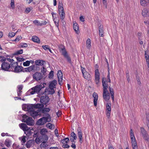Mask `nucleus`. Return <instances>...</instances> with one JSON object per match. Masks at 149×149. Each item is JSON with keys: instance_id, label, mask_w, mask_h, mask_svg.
<instances>
[{"instance_id": "nucleus-1", "label": "nucleus", "mask_w": 149, "mask_h": 149, "mask_svg": "<svg viewBox=\"0 0 149 149\" xmlns=\"http://www.w3.org/2000/svg\"><path fill=\"white\" fill-rule=\"evenodd\" d=\"M108 81L105 77H103L102 79V86L103 88V97L106 101H107L110 98V93L107 89L108 87Z\"/></svg>"}, {"instance_id": "nucleus-2", "label": "nucleus", "mask_w": 149, "mask_h": 149, "mask_svg": "<svg viewBox=\"0 0 149 149\" xmlns=\"http://www.w3.org/2000/svg\"><path fill=\"white\" fill-rule=\"evenodd\" d=\"M19 125L20 128L24 132V133L28 137H29L33 133L31 131H34L33 128L28 127L25 123L19 124Z\"/></svg>"}, {"instance_id": "nucleus-3", "label": "nucleus", "mask_w": 149, "mask_h": 149, "mask_svg": "<svg viewBox=\"0 0 149 149\" xmlns=\"http://www.w3.org/2000/svg\"><path fill=\"white\" fill-rule=\"evenodd\" d=\"M45 85H46V84L44 83L42 84L43 86H42L41 85H36L29 89L28 91V93L32 95L36 93H38L40 92L42 88L45 87Z\"/></svg>"}, {"instance_id": "nucleus-4", "label": "nucleus", "mask_w": 149, "mask_h": 149, "mask_svg": "<svg viewBox=\"0 0 149 149\" xmlns=\"http://www.w3.org/2000/svg\"><path fill=\"white\" fill-rule=\"evenodd\" d=\"M58 47L59 51L62 55L67 59V61L69 63H71V60L66 51L65 47L62 45H61L58 46Z\"/></svg>"}, {"instance_id": "nucleus-5", "label": "nucleus", "mask_w": 149, "mask_h": 149, "mask_svg": "<svg viewBox=\"0 0 149 149\" xmlns=\"http://www.w3.org/2000/svg\"><path fill=\"white\" fill-rule=\"evenodd\" d=\"M130 136L132 149H139L134 133L132 129L130 130Z\"/></svg>"}, {"instance_id": "nucleus-6", "label": "nucleus", "mask_w": 149, "mask_h": 149, "mask_svg": "<svg viewBox=\"0 0 149 149\" xmlns=\"http://www.w3.org/2000/svg\"><path fill=\"white\" fill-rule=\"evenodd\" d=\"M58 9L59 14L60 15V18L61 19H63L65 17V14L63 4L61 2H59Z\"/></svg>"}, {"instance_id": "nucleus-7", "label": "nucleus", "mask_w": 149, "mask_h": 149, "mask_svg": "<svg viewBox=\"0 0 149 149\" xmlns=\"http://www.w3.org/2000/svg\"><path fill=\"white\" fill-rule=\"evenodd\" d=\"M48 132L47 130L45 128H43L40 130V134L43 139V143H45L48 139V137L46 134Z\"/></svg>"}, {"instance_id": "nucleus-8", "label": "nucleus", "mask_w": 149, "mask_h": 149, "mask_svg": "<svg viewBox=\"0 0 149 149\" xmlns=\"http://www.w3.org/2000/svg\"><path fill=\"white\" fill-rule=\"evenodd\" d=\"M141 133L144 140L147 142L149 141V138L147 131L143 127L141 128Z\"/></svg>"}, {"instance_id": "nucleus-9", "label": "nucleus", "mask_w": 149, "mask_h": 149, "mask_svg": "<svg viewBox=\"0 0 149 149\" xmlns=\"http://www.w3.org/2000/svg\"><path fill=\"white\" fill-rule=\"evenodd\" d=\"M81 70L83 77L85 79H89L91 78V75L88 72L86 71L85 68L81 67Z\"/></svg>"}, {"instance_id": "nucleus-10", "label": "nucleus", "mask_w": 149, "mask_h": 149, "mask_svg": "<svg viewBox=\"0 0 149 149\" xmlns=\"http://www.w3.org/2000/svg\"><path fill=\"white\" fill-rule=\"evenodd\" d=\"M22 121L26 123L28 125L32 126L34 125V120L32 118L30 117H28L26 119H22Z\"/></svg>"}, {"instance_id": "nucleus-11", "label": "nucleus", "mask_w": 149, "mask_h": 149, "mask_svg": "<svg viewBox=\"0 0 149 149\" xmlns=\"http://www.w3.org/2000/svg\"><path fill=\"white\" fill-rule=\"evenodd\" d=\"M2 63L1 65V69L4 71H8L10 67L9 64L7 62H5V61L3 62H0V63Z\"/></svg>"}, {"instance_id": "nucleus-12", "label": "nucleus", "mask_w": 149, "mask_h": 149, "mask_svg": "<svg viewBox=\"0 0 149 149\" xmlns=\"http://www.w3.org/2000/svg\"><path fill=\"white\" fill-rule=\"evenodd\" d=\"M111 104L107 103L106 105V115L108 118H109L111 114Z\"/></svg>"}, {"instance_id": "nucleus-13", "label": "nucleus", "mask_w": 149, "mask_h": 149, "mask_svg": "<svg viewBox=\"0 0 149 149\" xmlns=\"http://www.w3.org/2000/svg\"><path fill=\"white\" fill-rule=\"evenodd\" d=\"M49 100V98L46 95H44L42 96L40 99V102L44 104H45L48 103Z\"/></svg>"}, {"instance_id": "nucleus-14", "label": "nucleus", "mask_w": 149, "mask_h": 149, "mask_svg": "<svg viewBox=\"0 0 149 149\" xmlns=\"http://www.w3.org/2000/svg\"><path fill=\"white\" fill-rule=\"evenodd\" d=\"M33 79L37 81L40 80L42 77V75L40 72H36L33 75Z\"/></svg>"}, {"instance_id": "nucleus-15", "label": "nucleus", "mask_w": 149, "mask_h": 149, "mask_svg": "<svg viewBox=\"0 0 149 149\" xmlns=\"http://www.w3.org/2000/svg\"><path fill=\"white\" fill-rule=\"evenodd\" d=\"M95 82L98 85L99 83L100 73L98 69H96L95 71Z\"/></svg>"}, {"instance_id": "nucleus-16", "label": "nucleus", "mask_w": 149, "mask_h": 149, "mask_svg": "<svg viewBox=\"0 0 149 149\" xmlns=\"http://www.w3.org/2000/svg\"><path fill=\"white\" fill-rule=\"evenodd\" d=\"M39 109L37 111H31L29 113L30 115L32 116L34 118H35L38 116L40 115V112L38 111Z\"/></svg>"}, {"instance_id": "nucleus-17", "label": "nucleus", "mask_w": 149, "mask_h": 149, "mask_svg": "<svg viewBox=\"0 0 149 149\" xmlns=\"http://www.w3.org/2000/svg\"><path fill=\"white\" fill-rule=\"evenodd\" d=\"M35 63L36 65L43 66L44 64H46V62L42 60H36L35 62Z\"/></svg>"}, {"instance_id": "nucleus-18", "label": "nucleus", "mask_w": 149, "mask_h": 149, "mask_svg": "<svg viewBox=\"0 0 149 149\" xmlns=\"http://www.w3.org/2000/svg\"><path fill=\"white\" fill-rule=\"evenodd\" d=\"M35 142L33 140H30L27 141L26 143L25 144L27 148H29L33 146Z\"/></svg>"}, {"instance_id": "nucleus-19", "label": "nucleus", "mask_w": 149, "mask_h": 149, "mask_svg": "<svg viewBox=\"0 0 149 149\" xmlns=\"http://www.w3.org/2000/svg\"><path fill=\"white\" fill-rule=\"evenodd\" d=\"M43 116H45V117H43L44 118V119L45 120L46 123L47 122H50L51 121V117L49 113H47L44 115Z\"/></svg>"}, {"instance_id": "nucleus-20", "label": "nucleus", "mask_w": 149, "mask_h": 149, "mask_svg": "<svg viewBox=\"0 0 149 149\" xmlns=\"http://www.w3.org/2000/svg\"><path fill=\"white\" fill-rule=\"evenodd\" d=\"M93 96L94 98L93 102L94 105L95 106H96L97 105V101L98 97V95L97 93L94 92L93 94Z\"/></svg>"}, {"instance_id": "nucleus-21", "label": "nucleus", "mask_w": 149, "mask_h": 149, "mask_svg": "<svg viewBox=\"0 0 149 149\" xmlns=\"http://www.w3.org/2000/svg\"><path fill=\"white\" fill-rule=\"evenodd\" d=\"M23 67L20 65H17L14 68V72L16 73H19L22 71Z\"/></svg>"}, {"instance_id": "nucleus-22", "label": "nucleus", "mask_w": 149, "mask_h": 149, "mask_svg": "<svg viewBox=\"0 0 149 149\" xmlns=\"http://www.w3.org/2000/svg\"><path fill=\"white\" fill-rule=\"evenodd\" d=\"M50 111V109L48 108H44L38 110L39 112H41V113H44L45 114H46V113L49 112Z\"/></svg>"}, {"instance_id": "nucleus-23", "label": "nucleus", "mask_w": 149, "mask_h": 149, "mask_svg": "<svg viewBox=\"0 0 149 149\" xmlns=\"http://www.w3.org/2000/svg\"><path fill=\"white\" fill-rule=\"evenodd\" d=\"M46 123V122L44 119V118L42 117L38 120L37 122V124L39 125H41L44 124Z\"/></svg>"}, {"instance_id": "nucleus-24", "label": "nucleus", "mask_w": 149, "mask_h": 149, "mask_svg": "<svg viewBox=\"0 0 149 149\" xmlns=\"http://www.w3.org/2000/svg\"><path fill=\"white\" fill-rule=\"evenodd\" d=\"M57 77L58 79V81L59 84H60V82H61L62 80V73L61 70H59L57 74Z\"/></svg>"}, {"instance_id": "nucleus-25", "label": "nucleus", "mask_w": 149, "mask_h": 149, "mask_svg": "<svg viewBox=\"0 0 149 149\" xmlns=\"http://www.w3.org/2000/svg\"><path fill=\"white\" fill-rule=\"evenodd\" d=\"M77 137L76 136V134L74 132H72L71 133V136L70 138V140L72 142H74V141L76 140Z\"/></svg>"}, {"instance_id": "nucleus-26", "label": "nucleus", "mask_w": 149, "mask_h": 149, "mask_svg": "<svg viewBox=\"0 0 149 149\" xmlns=\"http://www.w3.org/2000/svg\"><path fill=\"white\" fill-rule=\"evenodd\" d=\"M27 107V111H28L29 113L31 111H33L34 109H35L34 104L28 105Z\"/></svg>"}, {"instance_id": "nucleus-27", "label": "nucleus", "mask_w": 149, "mask_h": 149, "mask_svg": "<svg viewBox=\"0 0 149 149\" xmlns=\"http://www.w3.org/2000/svg\"><path fill=\"white\" fill-rule=\"evenodd\" d=\"M57 84V81L55 80H53L50 83L49 86V88H55V86Z\"/></svg>"}, {"instance_id": "nucleus-28", "label": "nucleus", "mask_w": 149, "mask_h": 149, "mask_svg": "<svg viewBox=\"0 0 149 149\" xmlns=\"http://www.w3.org/2000/svg\"><path fill=\"white\" fill-rule=\"evenodd\" d=\"M86 47L88 49H91V40L89 38H88L86 41Z\"/></svg>"}, {"instance_id": "nucleus-29", "label": "nucleus", "mask_w": 149, "mask_h": 149, "mask_svg": "<svg viewBox=\"0 0 149 149\" xmlns=\"http://www.w3.org/2000/svg\"><path fill=\"white\" fill-rule=\"evenodd\" d=\"M142 14L144 17H147L149 15V11L146 9H144L142 10Z\"/></svg>"}, {"instance_id": "nucleus-30", "label": "nucleus", "mask_w": 149, "mask_h": 149, "mask_svg": "<svg viewBox=\"0 0 149 149\" xmlns=\"http://www.w3.org/2000/svg\"><path fill=\"white\" fill-rule=\"evenodd\" d=\"M99 29L100 36L101 37L103 36L104 35L103 34V26L102 25H100L99 27Z\"/></svg>"}, {"instance_id": "nucleus-31", "label": "nucleus", "mask_w": 149, "mask_h": 149, "mask_svg": "<svg viewBox=\"0 0 149 149\" xmlns=\"http://www.w3.org/2000/svg\"><path fill=\"white\" fill-rule=\"evenodd\" d=\"M34 106L35 109H41L44 107V105L42 104H34Z\"/></svg>"}, {"instance_id": "nucleus-32", "label": "nucleus", "mask_w": 149, "mask_h": 149, "mask_svg": "<svg viewBox=\"0 0 149 149\" xmlns=\"http://www.w3.org/2000/svg\"><path fill=\"white\" fill-rule=\"evenodd\" d=\"M29 72H31L33 70H36L37 68V66L36 65H33L29 67Z\"/></svg>"}, {"instance_id": "nucleus-33", "label": "nucleus", "mask_w": 149, "mask_h": 149, "mask_svg": "<svg viewBox=\"0 0 149 149\" xmlns=\"http://www.w3.org/2000/svg\"><path fill=\"white\" fill-rule=\"evenodd\" d=\"M141 4L143 6L147 5L149 2V0H140Z\"/></svg>"}, {"instance_id": "nucleus-34", "label": "nucleus", "mask_w": 149, "mask_h": 149, "mask_svg": "<svg viewBox=\"0 0 149 149\" xmlns=\"http://www.w3.org/2000/svg\"><path fill=\"white\" fill-rule=\"evenodd\" d=\"M31 40L33 42L37 43H39L40 41L39 38H38V37L35 36H33Z\"/></svg>"}, {"instance_id": "nucleus-35", "label": "nucleus", "mask_w": 149, "mask_h": 149, "mask_svg": "<svg viewBox=\"0 0 149 149\" xmlns=\"http://www.w3.org/2000/svg\"><path fill=\"white\" fill-rule=\"evenodd\" d=\"M73 27L74 30L77 33H78L79 27L78 24L77 23H74Z\"/></svg>"}, {"instance_id": "nucleus-36", "label": "nucleus", "mask_w": 149, "mask_h": 149, "mask_svg": "<svg viewBox=\"0 0 149 149\" xmlns=\"http://www.w3.org/2000/svg\"><path fill=\"white\" fill-rule=\"evenodd\" d=\"M109 90L111 96L113 101H114V92L113 90V88H111L110 87L109 88Z\"/></svg>"}, {"instance_id": "nucleus-37", "label": "nucleus", "mask_w": 149, "mask_h": 149, "mask_svg": "<svg viewBox=\"0 0 149 149\" xmlns=\"http://www.w3.org/2000/svg\"><path fill=\"white\" fill-rule=\"evenodd\" d=\"M26 136H23L21 137L22 139L21 140V141L22 143V145H23V144H24L26 141ZM21 138H19V139H20Z\"/></svg>"}, {"instance_id": "nucleus-38", "label": "nucleus", "mask_w": 149, "mask_h": 149, "mask_svg": "<svg viewBox=\"0 0 149 149\" xmlns=\"http://www.w3.org/2000/svg\"><path fill=\"white\" fill-rule=\"evenodd\" d=\"M5 144L7 147H9L11 144V141L9 140L6 139L5 141Z\"/></svg>"}, {"instance_id": "nucleus-39", "label": "nucleus", "mask_w": 149, "mask_h": 149, "mask_svg": "<svg viewBox=\"0 0 149 149\" xmlns=\"http://www.w3.org/2000/svg\"><path fill=\"white\" fill-rule=\"evenodd\" d=\"M23 52V50L22 49H21L19 50H17L15 52L14 54V55H18L19 54H22Z\"/></svg>"}, {"instance_id": "nucleus-40", "label": "nucleus", "mask_w": 149, "mask_h": 149, "mask_svg": "<svg viewBox=\"0 0 149 149\" xmlns=\"http://www.w3.org/2000/svg\"><path fill=\"white\" fill-rule=\"evenodd\" d=\"M46 126L47 128H49L51 129H52L54 127V125L50 123H48L46 125Z\"/></svg>"}, {"instance_id": "nucleus-41", "label": "nucleus", "mask_w": 149, "mask_h": 149, "mask_svg": "<svg viewBox=\"0 0 149 149\" xmlns=\"http://www.w3.org/2000/svg\"><path fill=\"white\" fill-rule=\"evenodd\" d=\"M78 137L81 138L82 137V133L81 132V130L80 128H79L78 130Z\"/></svg>"}, {"instance_id": "nucleus-42", "label": "nucleus", "mask_w": 149, "mask_h": 149, "mask_svg": "<svg viewBox=\"0 0 149 149\" xmlns=\"http://www.w3.org/2000/svg\"><path fill=\"white\" fill-rule=\"evenodd\" d=\"M145 57L146 60V62L149 65V56L146 53V52H145Z\"/></svg>"}, {"instance_id": "nucleus-43", "label": "nucleus", "mask_w": 149, "mask_h": 149, "mask_svg": "<svg viewBox=\"0 0 149 149\" xmlns=\"http://www.w3.org/2000/svg\"><path fill=\"white\" fill-rule=\"evenodd\" d=\"M33 23L38 26H41L42 25V23L39 22L37 20H35L33 21Z\"/></svg>"}, {"instance_id": "nucleus-44", "label": "nucleus", "mask_w": 149, "mask_h": 149, "mask_svg": "<svg viewBox=\"0 0 149 149\" xmlns=\"http://www.w3.org/2000/svg\"><path fill=\"white\" fill-rule=\"evenodd\" d=\"M30 61H27L23 63V65L24 66H28L29 65Z\"/></svg>"}, {"instance_id": "nucleus-45", "label": "nucleus", "mask_w": 149, "mask_h": 149, "mask_svg": "<svg viewBox=\"0 0 149 149\" xmlns=\"http://www.w3.org/2000/svg\"><path fill=\"white\" fill-rule=\"evenodd\" d=\"M11 8L13 9L15 8V5L14 4V0H11V3L10 4Z\"/></svg>"}, {"instance_id": "nucleus-46", "label": "nucleus", "mask_w": 149, "mask_h": 149, "mask_svg": "<svg viewBox=\"0 0 149 149\" xmlns=\"http://www.w3.org/2000/svg\"><path fill=\"white\" fill-rule=\"evenodd\" d=\"M63 143H68L69 141V139L68 138H66L62 140Z\"/></svg>"}, {"instance_id": "nucleus-47", "label": "nucleus", "mask_w": 149, "mask_h": 149, "mask_svg": "<svg viewBox=\"0 0 149 149\" xmlns=\"http://www.w3.org/2000/svg\"><path fill=\"white\" fill-rule=\"evenodd\" d=\"M108 74L107 76V79H106V80H107L108 82H111V80L110 77V72H109V68H108Z\"/></svg>"}, {"instance_id": "nucleus-48", "label": "nucleus", "mask_w": 149, "mask_h": 149, "mask_svg": "<svg viewBox=\"0 0 149 149\" xmlns=\"http://www.w3.org/2000/svg\"><path fill=\"white\" fill-rule=\"evenodd\" d=\"M53 20L54 21V23L55 24L56 26L58 28V29H59V24H58V21H56V20L55 18H53Z\"/></svg>"}, {"instance_id": "nucleus-49", "label": "nucleus", "mask_w": 149, "mask_h": 149, "mask_svg": "<svg viewBox=\"0 0 149 149\" xmlns=\"http://www.w3.org/2000/svg\"><path fill=\"white\" fill-rule=\"evenodd\" d=\"M35 141L36 143L38 144L40 143L42 141H43V140L42 141H41L39 138L37 137L35 140Z\"/></svg>"}, {"instance_id": "nucleus-50", "label": "nucleus", "mask_w": 149, "mask_h": 149, "mask_svg": "<svg viewBox=\"0 0 149 149\" xmlns=\"http://www.w3.org/2000/svg\"><path fill=\"white\" fill-rule=\"evenodd\" d=\"M54 76V71H51L49 75V78H52Z\"/></svg>"}, {"instance_id": "nucleus-51", "label": "nucleus", "mask_w": 149, "mask_h": 149, "mask_svg": "<svg viewBox=\"0 0 149 149\" xmlns=\"http://www.w3.org/2000/svg\"><path fill=\"white\" fill-rule=\"evenodd\" d=\"M16 32L15 33H14V32H11V33H9L8 35V37H10L11 38H12L16 34Z\"/></svg>"}, {"instance_id": "nucleus-52", "label": "nucleus", "mask_w": 149, "mask_h": 149, "mask_svg": "<svg viewBox=\"0 0 149 149\" xmlns=\"http://www.w3.org/2000/svg\"><path fill=\"white\" fill-rule=\"evenodd\" d=\"M50 90L49 91V93L50 94H54L55 91L54 88H49Z\"/></svg>"}, {"instance_id": "nucleus-53", "label": "nucleus", "mask_w": 149, "mask_h": 149, "mask_svg": "<svg viewBox=\"0 0 149 149\" xmlns=\"http://www.w3.org/2000/svg\"><path fill=\"white\" fill-rule=\"evenodd\" d=\"M41 72L43 74H44L46 72V69L45 68L44 66H42L41 69Z\"/></svg>"}, {"instance_id": "nucleus-54", "label": "nucleus", "mask_w": 149, "mask_h": 149, "mask_svg": "<svg viewBox=\"0 0 149 149\" xmlns=\"http://www.w3.org/2000/svg\"><path fill=\"white\" fill-rule=\"evenodd\" d=\"M20 46L21 47H27V45L26 43H21Z\"/></svg>"}, {"instance_id": "nucleus-55", "label": "nucleus", "mask_w": 149, "mask_h": 149, "mask_svg": "<svg viewBox=\"0 0 149 149\" xmlns=\"http://www.w3.org/2000/svg\"><path fill=\"white\" fill-rule=\"evenodd\" d=\"M28 105L24 104L22 106V109L24 111H27Z\"/></svg>"}, {"instance_id": "nucleus-56", "label": "nucleus", "mask_w": 149, "mask_h": 149, "mask_svg": "<svg viewBox=\"0 0 149 149\" xmlns=\"http://www.w3.org/2000/svg\"><path fill=\"white\" fill-rule=\"evenodd\" d=\"M23 88V86L22 85H19L17 86L18 89L17 91H22L21 90Z\"/></svg>"}, {"instance_id": "nucleus-57", "label": "nucleus", "mask_w": 149, "mask_h": 149, "mask_svg": "<svg viewBox=\"0 0 149 149\" xmlns=\"http://www.w3.org/2000/svg\"><path fill=\"white\" fill-rule=\"evenodd\" d=\"M42 47L45 50H47L49 49V47L47 45H42Z\"/></svg>"}, {"instance_id": "nucleus-58", "label": "nucleus", "mask_w": 149, "mask_h": 149, "mask_svg": "<svg viewBox=\"0 0 149 149\" xmlns=\"http://www.w3.org/2000/svg\"><path fill=\"white\" fill-rule=\"evenodd\" d=\"M63 148H69L70 147L67 144V143H63Z\"/></svg>"}, {"instance_id": "nucleus-59", "label": "nucleus", "mask_w": 149, "mask_h": 149, "mask_svg": "<svg viewBox=\"0 0 149 149\" xmlns=\"http://www.w3.org/2000/svg\"><path fill=\"white\" fill-rule=\"evenodd\" d=\"M31 9L29 8H27L25 10V12L26 13H29L31 10Z\"/></svg>"}, {"instance_id": "nucleus-60", "label": "nucleus", "mask_w": 149, "mask_h": 149, "mask_svg": "<svg viewBox=\"0 0 149 149\" xmlns=\"http://www.w3.org/2000/svg\"><path fill=\"white\" fill-rule=\"evenodd\" d=\"M22 38V37L20 36H18L15 39V41H18Z\"/></svg>"}, {"instance_id": "nucleus-61", "label": "nucleus", "mask_w": 149, "mask_h": 149, "mask_svg": "<svg viewBox=\"0 0 149 149\" xmlns=\"http://www.w3.org/2000/svg\"><path fill=\"white\" fill-rule=\"evenodd\" d=\"M17 60L19 62L23 61H24V59L23 58H17Z\"/></svg>"}, {"instance_id": "nucleus-62", "label": "nucleus", "mask_w": 149, "mask_h": 149, "mask_svg": "<svg viewBox=\"0 0 149 149\" xmlns=\"http://www.w3.org/2000/svg\"><path fill=\"white\" fill-rule=\"evenodd\" d=\"M55 134L56 136L58 137V130L57 129H56L55 130Z\"/></svg>"}, {"instance_id": "nucleus-63", "label": "nucleus", "mask_w": 149, "mask_h": 149, "mask_svg": "<svg viewBox=\"0 0 149 149\" xmlns=\"http://www.w3.org/2000/svg\"><path fill=\"white\" fill-rule=\"evenodd\" d=\"M127 81L128 82H129L130 81V76L128 74V73H127Z\"/></svg>"}, {"instance_id": "nucleus-64", "label": "nucleus", "mask_w": 149, "mask_h": 149, "mask_svg": "<svg viewBox=\"0 0 149 149\" xmlns=\"http://www.w3.org/2000/svg\"><path fill=\"white\" fill-rule=\"evenodd\" d=\"M103 4L105 5L106 8H107V0H103Z\"/></svg>"}]
</instances>
